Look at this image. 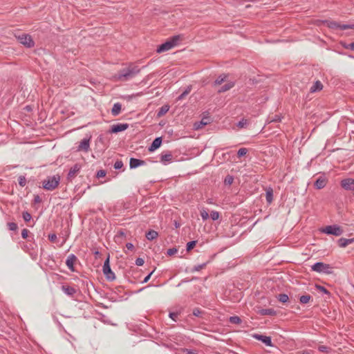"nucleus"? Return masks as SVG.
<instances>
[{"label": "nucleus", "mask_w": 354, "mask_h": 354, "mask_svg": "<svg viewBox=\"0 0 354 354\" xmlns=\"http://www.w3.org/2000/svg\"><path fill=\"white\" fill-rule=\"evenodd\" d=\"M229 322L232 324H241L242 323L241 319L236 315L231 316L229 318Z\"/></svg>", "instance_id": "obj_32"}, {"label": "nucleus", "mask_w": 354, "mask_h": 354, "mask_svg": "<svg viewBox=\"0 0 354 354\" xmlns=\"http://www.w3.org/2000/svg\"><path fill=\"white\" fill-rule=\"evenodd\" d=\"M321 232L326 234H332L338 236L343 234L344 230L337 225H332L322 228Z\"/></svg>", "instance_id": "obj_4"}, {"label": "nucleus", "mask_w": 354, "mask_h": 354, "mask_svg": "<svg viewBox=\"0 0 354 354\" xmlns=\"http://www.w3.org/2000/svg\"><path fill=\"white\" fill-rule=\"evenodd\" d=\"M140 72V68L131 63L127 68H122L115 75V78L120 81H127Z\"/></svg>", "instance_id": "obj_1"}, {"label": "nucleus", "mask_w": 354, "mask_h": 354, "mask_svg": "<svg viewBox=\"0 0 354 354\" xmlns=\"http://www.w3.org/2000/svg\"><path fill=\"white\" fill-rule=\"evenodd\" d=\"M169 317L171 319H172L174 321H176L177 318H178V313H169Z\"/></svg>", "instance_id": "obj_54"}, {"label": "nucleus", "mask_w": 354, "mask_h": 354, "mask_svg": "<svg viewBox=\"0 0 354 354\" xmlns=\"http://www.w3.org/2000/svg\"><path fill=\"white\" fill-rule=\"evenodd\" d=\"M7 225L10 231H16L18 229L17 224L14 222L8 223Z\"/></svg>", "instance_id": "obj_42"}, {"label": "nucleus", "mask_w": 354, "mask_h": 354, "mask_svg": "<svg viewBox=\"0 0 354 354\" xmlns=\"http://www.w3.org/2000/svg\"><path fill=\"white\" fill-rule=\"evenodd\" d=\"M248 150L246 148H240L237 151V156L241 158L248 153Z\"/></svg>", "instance_id": "obj_43"}, {"label": "nucleus", "mask_w": 354, "mask_h": 354, "mask_svg": "<svg viewBox=\"0 0 354 354\" xmlns=\"http://www.w3.org/2000/svg\"><path fill=\"white\" fill-rule=\"evenodd\" d=\"M323 24H326L328 28H332V29H340V30L354 29V25L339 24V23L336 22L335 21L324 20V21H323Z\"/></svg>", "instance_id": "obj_6"}, {"label": "nucleus", "mask_w": 354, "mask_h": 354, "mask_svg": "<svg viewBox=\"0 0 354 354\" xmlns=\"http://www.w3.org/2000/svg\"><path fill=\"white\" fill-rule=\"evenodd\" d=\"M253 337L259 341H261L263 343H264L266 346H272V339L270 337L263 335H259V334H254Z\"/></svg>", "instance_id": "obj_16"}, {"label": "nucleus", "mask_w": 354, "mask_h": 354, "mask_svg": "<svg viewBox=\"0 0 354 354\" xmlns=\"http://www.w3.org/2000/svg\"><path fill=\"white\" fill-rule=\"evenodd\" d=\"M201 216L203 220H207L209 218V214L205 209L201 211Z\"/></svg>", "instance_id": "obj_49"}, {"label": "nucleus", "mask_w": 354, "mask_h": 354, "mask_svg": "<svg viewBox=\"0 0 354 354\" xmlns=\"http://www.w3.org/2000/svg\"><path fill=\"white\" fill-rule=\"evenodd\" d=\"M123 167V162L122 160H117L113 165L115 169H120Z\"/></svg>", "instance_id": "obj_46"}, {"label": "nucleus", "mask_w": 354, "mask_h": 354, "mask_svg": "<svg viewBox=\"0 0 354 354\" xmlns=\"http://www.w3.org/2000/svg\"><path fill=\"white\" fill-rule=\"evenodd\" d=\"M248 120L245 119H242L241 121L239 122L237 126L240 128L245 127L248 124Z\"/></svg>", "instance_id": "obj_47"}, {"label": "nucleus", "mask_w": 354, "mask_h": 354, "mask_svg": "<svg viewBox=\"0 0 354 354\" xmlns=\"http://www.w3.org/2000/svg\"><path fill=\"white\" fill-rule=\"evenodd\" d=\"M180 36L179 35H175L171 38L170 40H169L170 42H173L174 44V46L177 44L178 41H179Z\"/></svg>", "instance_id": "obj_51"}, {"label": "nucleus", "mask_w": 354, "mask_h": 354, "mask_svg": "<svg viewBox=\"0 0 354 354\" xmlns=\"http://www.w3.org/2000/svg\"><path fill=\"white\" fill-rule=\"evenodd\" d=\"M197 241H192L187 243L186 250L187 252L191 251L196 245Z\"/></svg>", "instance_id": "obj_37"}, {"label": "nucleus", "mask_w": 354, "mask_h": 354, "mask_svg": "<svg viewBox=\"0 0 354 354\" xmlns=\"http://www.w3.org/2000/svg\"><path fill=\"white\" fill-rule=\"evenodd\" d=\"M106 172L105 170L100 169L97 172L96 177L98 178H103L106 176Z\"/></svg>", "instance_id": "obj_48"}, {"label": "nucleus", "mask_w": 354, "mask_h": 354, "mask_svg": "<svg viewBox=\"0 0 354 354\" xmlns=\"http://www.w3.org/2000/svg\"><path fill=\"white\" fill-rule=\"evenodd\" d=\"M103 273L106 279L109 281H113L115 279L114 272L111 270L109 264V255L104 262L102 268Z\"/></svg>", "instance_id": "obj_7"}, {"label": "nucleus", "mask_w": 354, "mask_h": 354, "mask_svg": "<svg viewBox=\"0 0 354 354\" xmlns=\"http://www.w3.org/2000/svg\"><path fill=\"white\" fill-rule=\"evenodd\" d=\"M144 263H145V261L142 258L139 257V258L136 259V264L138 266H142L144 264Z\"/></svg>", "instance_id": "obj_56"}, {"label": "nucleus", "mask_w": 354, "mask_h": 354, "mask_svg": "<svg viewBox=\"0 0 354 354\" xmlns=\"http://www.w3.org/2000/svg\"><path fill=\"white\" fill-rule=\"evenodd\" d=\"M90 139H91V137L84 138L80 142V144L77 148V151L88 152L90 149Z\"/></svg>", "instance_id": "obj_10"}, {"label": "nucleus", "mask_w": 354, "mask_h": 354, "mask_svg": "<svg viewBox=\"0 0 354 354\" xmlns=\"http://www.w3.org/2000/svg\"><path fill=\"white\" fill-rule=\"evenodd\" d=\"M29 231L27 229H24L21 232V236L23 239H26L28 236Z\"/></svg>", "instance_id": "obj_55"}, {"label": "nucleus", "mask_w": 354, "mask_h": 354, "mask_svg": "<svg viewBox=\"0 0 354 354\" xmlns=\"http://www.w3.org/2000/svg\"><path fill=\"white\" fill-rule=\"evenodd\" d=\"M77 260V257L73 254L68 255L66 259V264L68 269L72 272L75 271L74 264Z\"/></svg>", "instance_id": "obj_15"}, {"label": "nucleus", "mask_w": 354, "mask_h": 354, "mask_svg": "<svg viewBox=\"0 0 354 354\" xmlns=\"http://www.w3.org/2000/svg\"><path fill=\"white\" fill-rule=\"evenodd\" d=\"M48 239L52 243H55L57 241V237L55 234H50L48 235Z\"/></svg>", "instance_id": "obj_52"}, {"label": "nucleus", "mask_w": 354, "mask_h": 354, "mask_svg": "<svg viewBox=\"0 0 354 354\" xmlns=\"http://www.w3.org/2000/svg\"><path fill=\"white\" fill-rule=\"evenodd\" d=\"M322 88H323L322 84L321 83L320 81L317 80L310 87V93H315V92L319 91L322 90Z\"/></svg>", "instance_id": "obj_27"}, {"label": "nucleus", "mask_w": 354, "mask_h": 354, "mask_svg": "<svg viewBox=\"0 0 354 354\" xmlns=\"http://www.w3.org/2000/svg\"><path fill=\"white\" fill-rule=\"evenodd\" d=\"M207 263L208 262H205V263H203L202 264H199V265L195 266L192 269V272H198V271L201 270L202 269H203L207 266Z\"/></svg>", "instance_id": "obj_35"}, {"label": "nucleus", "mask_w": 354, "mask_h": 354, "mask_svg": "<svg viewBox=\"0 0 354 354\" xmlns=\"http://www.w3.org/2000/svg\"><path fill=\"white\" fill-rule=\"evenodd\" d=\"M95 254H100V252L97 251V252H95Z\"/></svg>", "instance_id": "obj_62"}, {"label": "nucleus", "mask_w": 354, "mask_h": 354, "mask_svg": "<svg viewBox=\"0 0 354 354\" xmlns=\"http://www.w3.org/2000/svg\"><path fill=\"white\" fill-rule=\"evenodd\" d=\"M153 272H154V270H152L147 276H146L145 277V279H143V281H142V283H147L149 280V279H150L151 274L153 273Z\"/></svg>", "instance_id": "obj_58"}, {"label": "nucleus", "mask_w": 354, "mask_h": 354, "mask_svg": "<svg viewBox=\"0 0 354 354\" xmlns=\"http://www.w3.org/2000/svg\"><path fill=\"white\" fill-rule=\"evenodd\" d=\"M62 290L64 292L65 294L71 297L73 296L77 292L75 288L69 286H62Z\"/></svg>", "instance_id": "obj_21"}, {"label": "nucleus", "mask_w": 354, "mask_h": 354, "mask_svg": "<svg viewBox=\"0 0 354 354\" xmlns=\"http://www.w3.org/2000/svg\"><path fill=\"white\" fill-rule=\"evenodd\" d=\"M193 315L196 317H200L202 314V311L199 308H194L193 310Z\"/></svg>", "instance_id": "obj_53"}, {"label": "nucleus", "mask_w": 354, "mask_h": 354, "mask_svg": "<svg viewBox=\"0 0 354 354\" xmlns=\"http://www.w3.org/2000/svg\"><path fill=\"white\" fill-rule=\"evenodd\" d=\"M211 122L210 117H203L200 122H196L194 124V129L199 130L205 125L209 124Z\"/></svg>", "instance_id": "obj_14"}, {"label": "nucleus", "mask_w": 354, "mask_h": 354, "mask_svg": "<svg viewBox=\"0 0 354 354\" xmlns=\"http://www.w3.org/2000/svg\"><path fill=\"white\" fill-rule=\"evenodd\" d=\"M266 198L268 204H271L273 201V189L269 187L266 189Z\"/></svg>", "instance_id": "obj_24"}, {"label": "nucleus", "mask_w": 354, "mask_h": 354, "mask_svg": "<svg viewBox=\"0 0 354 354\" xmlns=\"http://www.w3.org/2000/svg\"><path fill=\"white\" fill-rule=\"evenodd\" d=\"M219 212L216 211H212L210 213V217L213 221H216L219 218Z\"/></svg>", "instance_id": "obj_45"}, {"label": "nucleus", "mask_w": 354, "mask_h": 354, "mask_svg": "<svg viewBox=\"0 0 354 354\" xmlns=\"http://www.w3.org/2000/svg\"><path fill=\"white\" fill-rule=\"evenodd\" d=\"M161 144H162V138L161 137H158V138H155L153 140V141L152 142L151 145H150V147H149V151L151 152V151L156 150L157 149H158L160 147Z\"/></svg>", "instance_id": "obj_20"}, {"label": "nucleus", "mask_w": 354, "mask_h": 354, "mask_svg": "<svg viewBox=\"0 0 354 354\" xmlns=\"http://www.w3.org/2000/svg\"><path fill=\"white\" fill-rule=\"evenodd\" d=\"M60 183V176L57 174L53 176H48L42 182L43 189L48 191H53L55 189Z\"/></svg>", "instance_id": "obj_2"}, {"label": "nucleus", "mask_w": 354, "mask_h": 354, "mask_svg": "<svg viewBox=\"0 0 354 354\" xmlns=\"http://www.w3.org/2000/svg\"><path fill=\"white\" fill-rule=\"evenodd\" d=\"M331 350V348L326 346L321 345L318 346V351L322 353H329Z\"/></svg>", "instance_id": "obj_34"}, {"label": "nucleus", "mask_w": 354, "mask_h": 354, "mask_svg": "<svg viewBox=\"0 0 354 354\" xmlns=\"http://www.w3.org/2000/svg\"><path fill=\"white\" fill-rule=\"evenodd\" d=\"M173 159V155L170 151H167L166 153H162L160 156V162L164 165L167 164L168 162H171Z\"/></svg>", "instance_id": "obj_18"}, {"label": "nucleus", "mask_w": 354, "mask_h": 354, "mask_svg": "<svg viewBox=\"0 0 354 354\" xmlns=\"http://www.w3.org/2000/svg\"><path fill=\"white\" fill-rule=\"evenodd\" d=\"M145 165V161L135 158H131L129 161L130 169H136Z\"/></svg>", "instance_id": "obj_17"}, {"label": "nucleus", "mask_w": 354, "mask_h": 354, "mask_svg": "<svg viewBox=\"0 0 354 354\" xmlns=\"http://www.w3.org/2000/svg\"><path fill=\"white\" fill-rule=\"evenodd\" d=\"M328 183V179L324 175H322L317 178L314 183V187L317 189H321L326 187Z\"/></svg>", "instance_id": "obj_12"}, {"label": "nucleus", "mask_w": 354, "mask_h": 354, "mask_svg": "<svg viewBox=\"0 0 354 354\" xmlns=\"http://www.w3.org/2000/svg\"><path fill=\"white\" fill-rule=\"evenodd\" d=\"M174 225H175V227H176V228L179 227V226H180V224H179L178 223H177L176 221H175Z\"/></svg>", "instance_id": "obj_60"}, {"label": "nucleus", "mask_w": 354, "mask_h": 354, "mask_svg": "<svg viewBox=\"0 0 354 354\" xmlns=\"http://www.w3.org/2000/svg\"><path fill=\"white\" fill-rule=\"evenodd\" d=\"M341 187L347 191L354 192V179L348 178H344L340 182Z\"/></svg>", "instance_id": "obj_8"}, {"label": "nucleus", "mask_w": 354, "mask_h": 354, "mask_svg": "<svg viewBox=\"0 0 354 354\" xmlns=\"http://www.w3.org/2000/svg\"><path fill=\"white\" fill-rule=\"evenodd\" d=\"M177 252H178V250L176 248H169L167 251V254L169 256H171V255L176 254Z\"/></svg>", "instance_id": "obj_50"}, {"label": "nucleus", "mask_w": 354, "mask_h": 354, "mask_svg": "<svg viewBox=\"0 0 354 354\" xmlns=\"http://www.w3.org/2000/svg\"><path fill=\"white\" fill-rule=\"evenodd\" d=\"M235 85V83L234 82H228L227 84L221 86L218 90V93H221L226 92L229 90H230L232 88H233Z\"/></svg>", "instance_id": "obj_23"}, {"label": "nucleus", "mask_w": 354, "mask_h": 354, "mask_svg": "<svg viewBox=\"0 0 354 354\" xmlns=\"http://www.w3.org/2000/svg\"><path fill=\"white\" fill-rule=\"evenodd\" d=\"M22 217L26 222H28L32 218L31 214L28 212H24L22 213Z\"/></svg>", "instance_id": "obj_44"}, {"label": "nucleus", "mask_w": 354, "mask_h": 354, "mask_svg": "<svg viewBox=\"0 0 354 354\" xmlns=\"http://www.w3.org/2000/svg\"><path fill=\"white\" fill-rule=\"evenodd\" d=\"M315 288L317 290H319L320 292L326 294V295H330V292L324 286L320 285H315Z\"/></svg>", "instance_id": "obj_41"}, {"label": "nucleus", "mask_w": 354, "mask_h": 354, "mask_svg": "<svg viewBox=\"0 0 354 354\" xmlns=\"http://www.w3.org/2000/svg\"><path fill=\"white\" fill-rule=\"evenodd\" d=\"M173 47H174V44L173 42H170L169 41H167L166 42L158 46L156 49V52L158 53H161L171 49Z\"/></svg>", "instance_id": "obj_13"}, {"label": "nucleus", "mask_w": 354, "mask_h": 354, "mask_svg": "<svg viewBox=\"0 0 354 354\" xmlns=\"http://www.w3.org/2000/svg\"><path fill=\"white\" fill-rule=\"evenodd\" d=\"M257 313L260 315L269 316H275L277 315L276 310L273 308H261L257 310Z\"/></svg>", "instance_id": "obj_19"}, {"label": "nucleus", "mask_w": 354, "mask_h": 354, "mask_svg": "<svg viewBox=\"0 0 354 354\" xmlns=\"http://www.w3.org/2000/svg\"><path fill=\"white\" fill-rule=\"evenodd\" d=\"M192 86H188L185 90L177 97V100H182L184 99L192 91Z\"/></svg>", "instance_id": "obj_31"}, {"label": "nucleus", "mask_w": 354, "mask_h": 354, "mask_svg": "<svg viewBox=\"0 0 354 354\" xmlns=\"http://www.w3.org/2000/svg\"><path fill=\"white\" fill-rule=\"evenodd\" d=\"M311 298L312 297L310 295H302L299 298V301L301 304H306L310 301Z\"/></svg>", "instance_id": "obj_33"}, {"label": "nucleus", "mask_w": 354, "mask_h": 354, "mask_svg": "<svg viewBox=\"0 0 354 354\" xmlns=\"http://www.w3.org/2000/svg\"><path fill=\"white\" fill-rule=\"evenodd\" d=\"M276 298L279 302H281L283 304L286 303L289 301V297L288 296V295L284 293L277 295L276 296Z\"/></svg>", "instance_id": "obj_30"}, {"label": "nucleus", "mask_w": 354, "mask_h": 354, "mask_svg": "<svg viewBox=\"0 0 354 354\" xmlns=\"http://www.w3.org/2000/svg\"><path fill=\"white\" fill-rule=\"evenodd\" d=\"M313 271L324 273V274H332L333 267L330 264L324 263L323 262H317L311 266Z\"/></svg>", "instance_id": "obj_3"}, {"label": "nucleus", "mask_w": 354, "mask_h": 354, "mask_svg": "<svg viewBox=\"0 0 354 354\" xmlns=\"http://www.w3.org/2000/svg\"><path fill=\"white\" fill-rule=\"evenodd\" d=\"M18 182H19V185L24 187L26 186V178L25 177V176H19V178H18Z\"/></svg>", "instance_id": "obj_40"}, {"label": "nucleus", "mask_w": 354, "mask_h": 354, "mask_svg": "<svg viewBox=\"0 0 354 354\" xmlns=\"http://www.w3.org/2000/svg\"><path fill=\"white\" fill-rule=\"evenodd\" d=\"M169 109V106L167 104L162 106L157 112V116L158 118L165 115Z\"/></svg>", "instance_id": "obj_29"}, {"label": "nucleus", "mask_w": 354, "mask_h": 354, "mask_svg": "<svg viewBox=\"0 0 354 354\" xmlns=\"http://www.w3.org/2000/svg\"><path fill=\"white\" fill-rule=\"evenodd\" d=\"M340 44L342 45V46H343L346 49H350V50H354V42L347 44L345 41H341Z\"/></svg>", "instance_id": "obj_36"}, {"label": "nucleus", "mask_w": 354, "mask_h": 354, "mask_svg": "<svg viewBox=\"0 0 354 354\" xmlns=\"http://www.w3.org/2000/svg\"><path fill=\"white\" fill-rule=\"evenodd\" d=\"M234 182V177L231 175H227L224 180L225 185H231Z\"/></svg>", "instance_id": "obj_39"}, {"label": "nucleus", "mask_w": 354, "mask_h": 354, "mask_svg": "<svg viewBox=\"0 0 354 354\" xmlns=\"http://www.w3.org/2000/svg\"><path fill=\"white\" fill-rule=\"evenodd\" d=\"M81 169V165L78 163L75 164L69 170L67 174V180L68 181H72L73 179L77 176L79 171Z\"/></svg>", "instance_id": "obj_9"}, {"label": "nucleus", "mask_w": 354, "mask_h": 354, "mask_svg": "<svg viewBox=\"0 0 354 354\" xmlns=\"http://www.w3.org/2000/svg\"><path fill=\"white\" fill-rule=\"evenodd\" d=\"M41 201H42V200L39 195L34 196V203H41Z\"/></svg>", "instance_id": "obj_57"}, {"label": "nucleus", "mask_w": 354, "mask_h": 354, "mask_svg": "<svg viewBox=\"0 0 354 354\" xmlns=\"http://www.w3.org/2000/svg\"><path fill=\"white\" fill-rule=\"evenodd\" d=\"M269 122H279L281 120V117L279 115H274V116L269 117Z\"/></svg>", "instance_id": "obj_38"}, {"label": "nucleus", "mask_w": 354, "mask_h": 354, "mask_svg": "<svg viewBox=\"0 0 354 354\" xmlns=\"http://www.w3.org/2000/svg\"><path fill=\"white\" fill-rule=\"evenodd\" d=\"M227 77H228L227 74L223 73V74L220 75L216 79V80L214 82L213 86H215L220 85V84H223L224 82L226 81V79L227 78Z\"/></svg>", "instance_id": "obj_25"}, {"label": "nucleus", "mask_w": 354, "mask_h": 354, "mask_svg": "<svg viewBox=\"0 0 354 354\" xmlns=\"http://www.w3.org/2000/svg\"><path fill=\"white\" fill-rule=\"evenodd\" d=\"M129 124L127 123H118L111 126L110 132L112 133H118L127 129Z\"/></svg>", "instance_id": "obj_11"}, {"label": "nucleus", "mask_w": 354, "mask_h": 354, "mask_svg": "<svg viewBox=\"0 0 354 354\" xmlns=\"http://www.w3.org/2000/svg\"><path fill=\"white\" fill-rule=\"evenodd\" d=\"M145 236H146L147 240L153 241V240H154V239L158 238V233L156 231L153 230H149L148 232H146Z\"/></svg>", "instance_id": "obj_26"}, {"label": "nucleus", "mask_w": 354, "mask_h": 354, "mask_svg": "<svg viewBox=\"0 0 354 354\" xmlns=\"http://www.w3.org/2000/svg\"><path fill=\"white\" fill-rule=\"evenodd\" d=\"M126 248L129 250H133L134 248L133 245L131 243H127L126 244Z\"/></svg>", "instance_id": "obj_59"}, {"label": "nucleus", "mask_w": 354, "mask_h": 354, "mask_svg": "<svg viewBox=\"0 0 354 354\" xmlns=\"http://www.w3.org/2000/svg\"><path fill=\"white\" fill-rule=\"evenodd\" d=\"M122 105L120 103H115L111 109V113L113 116H117L121 111Z\"/></svg>", "instance_id": "obj_28"}, {"label": "nucleus", "mask_w": 354, "mask_h": 354, "mask_svg": "<svg viewBox=\"0 0 354 354\" xmlns=\"http://www.w3.org/2000/svg\"><path fill=\"white\" fill-rule=\"evenodd\" d=\"M302 354H310L308 351H304Z\"/></svg>", "instance_id": "obj_61"}, {"label": "nucleus", "mask_w": 354, "mask_h": 354, "mask_svg": "<svg viewBox=\"0 0 354 354\" xmlns=\"http://www.w3.org/2000/svg\"><path fill=\"white\" fill-rule=\"evenodd\" d=\"M338 245L341 248H345L348 244H351L354 242V238L352 239H345L341 238L338 240Z\"/></svg>", "instance_id": "obj_22"}, {"label": "nucleus", "mask_w": 354, "mask_h": 354, "mask_svg": "<svg viewBox=\"0 0 354 354\" xmlns=\"http://www.w3.org/2000/svg\"><path fill=\"white\" fill-rule=\"evenodd\" d=\"M15 37L26 48H32L35 46V41L29 34L23 33L18 36L15 35Z\"/></svg>", "instance_id": "obj_5"}]
</instances>
